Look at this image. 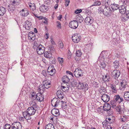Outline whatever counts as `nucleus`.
<instances>
[{"mask_svg": "<svg viewBox=\"0 0 129 129\" xmlns=\"http://www.w3.org/2000/svg\"><path fill=\"white\" fill-rule=\"evenodd\" d=\"M126 82V81L125 80H123L121 82L120 84L122 87L124 88L125 87Z\"/></svg>", "mask_w": 129, "mask_h": 129, "instance_id": "c03bdc74", "label": "nucleus"}, {"mask_svg": "<svg viewBox=\"0 0 129 129\" xmlns=\"http://www.w3.org/2000/svg\"><path fill=\"white\" fill-rule=\"evenodd\" d=\"M82 11V10L81 9H77L75 11V13L77 14L81 13Z\"/></svg>", "mask_w": 129, "mask_h": 129, "instance_id": "338daca9", "label": "nucleus"}, {"mask_svg": "<svg viewBox=\"0 0 129 129\" xmlns=\"http://www.w3.org/2000/svg\"><path fill=\"white\" fill-rule=\"evenodd\" d=\"M40 11L42 12H45L48 10L49 8L48 7L44 5H42L40 7Z\"/></svg>", "mask_w": 129, "mask_h": 129, "instance_id": "dca6fc26", "label": "nucleus"}, {"mask_svg": "<svg viewBox=\"0 0 129 129\" xmlns=\"http://www.w3.org/2000/svg\"><path fill=\"white\" fill-rule=\"evenodd\" d=\"M61 108L62 109H65L67 107V106L66 102L64 101H61Z\"/></svg>", "mask_w": 129, "mask_h": 129, "instance_id": "473e14b6", "label": "nucleus"}, {"mask_svg": "<svg viewBox=\"0 0 129 129\" xmlns=\"http://www.w3.org/2000/svg\"><path fill=\"white\" fill-rule=\"evenodd\" d=\"M106 66V65L104 62H102L101 63L100 67L103 69H104Z\"/></svg>", "mask_w": 129, "mask_h": 129, "instance_id": "13d9d810", "label": "nucleus"}, {"mask_svg": "<svg viewBox=\"0 0 129 129\" xmlns=\"http://www.w3.org/2000/svg\"><path fill=\"white\" fill-rule=\"evenodd\" d=\"M111 106L109 103H105L104 104L103 109L104 110L107 111L111 109Z\"/></svg>", "mask_w": 129, "mask_h": 129, "instance_id": "b1692460", "label": "nucleus"}, {"mask_svg": "<svg viewBox=\"0 0 129 129\" xmlns=\"http://www.w3.org/2000/svg\"><path fill=\"white\" fill-rule=\"evenodd\" d=\"M83 83L81 82L80 81V83H79L78 85V87L79 88L83 89Z\"/></svg>", "mask_w": 129, "mask_h": 129, "instance_id": "4d7b16f0", "label": "nucleus"}, {"mask_svg": "<svg viewBox=\"0 0 129 129\" xmlns=\"http://www.w3.org/2000/svg\"><path fill=\"white\" fill-rule=\"evenodd\" d=\"M93 84L94 87L98 88L99 87V83L98 82L94 81L93 82Z\"/></svg>", "mask_w": 129, "mask_h": 129, "instance_id": "5fc2aeb1", "label": "nucleus"}, {"mask_svg": "<svg viewBox=\"0 0 129 129\" xmlns=\"http://www.w3.org/2000/svg\"><path fill=\"white\" fill-rule=\"evenodd\" d=\"M76 21H78L80 23H81L83 20L84 18L80 14H78L76 16Z\"/></svg>", "mask_w": 129, "mask_h": 129, "instance_id": "aec40b11", "label": "nucleus"}, {"mask_svg": "<svg viewBox=\"0 0 129 129\" xmlns=\"http://www.w3.org/2000/svg\"><path fill=\"white\" fill-rule=\"evenodd\" d=\"M23 116L25 118L26 120H30L31 119V115H29V114H28L27 112L24 111L23 112Z\"/></svg>", "mask_w": 129, "mask_h": 129, "instance_id": "412c9836", "label": "nucleus"}, {"mask_svg": "<svg viewBox=\"0 0 129 129\" xmlns=\"http://www.w3.org/2000/svg\"><path fill=\"white\" fill-rule=\"evenodd\" d=\"M15 8L14 7V6H12L10 7V8H8V10L9 11V9L11 11H14L15 9Z\"/></svg>", "mask_w": 129, "mask_h": 129, "instance_id": "680f3d73", "label": "nucleus"}, {"mask_svg": "<svg viewBox=\"0 0 129 129\" xmlns=\"http://www.w3.org/2000/svg\"><path fill=\"white\" fill-rule=\"evenodd\" d=\"M104 110L103 109V108L102 107V106L99 107L98 109V111L100 113H101L103 112Z\"/></svg>", "mask_w": 129, "mask_h": 129, "instance_id": "3c124183", "label": "nucleus"}, {"mask_svg": "<svg viewBox=\"0 0 129 129\" xmlns=\"http://www.w3.org/2000/svg\"><path fill=\"white\" fill-rule=\"evenodd\" d=\"M102 3L103 5L105 6V7H109V5L112 4L110 1L109 0H103Z\"/></svg>", "mask_w": 129, "mask_h": 129, "instance_id": "6ab92c4d", "label": "nucleus"}, {"mask_svg": "<svg viewBox=\"0 0 129 129\" xmlns=\"http://www.w3.org/2000/svg\"><path fill=\"white\" fill-rule=\"evenodd\" d=\"M44 56L46 58H50L51 57V53L49 51H46L44 52Z\"/></svg>", "mask_w": 129, "mask_h": 129, "instance_id": "c756f323", "label": "nucleus"}, {"mask_svg": "<svg viewBox=\"0 0 129 129\" xmlns=\"http://www.w3.org/2000/svg\"><path fill=\"white\" fill-rule=\"evenodd\" d=\"M51 113L55 116H58L59 115V110L56 108L53 109L51 111Z\"/></svg>", "mask_w": 129, "mask_h": 129, "instance_id": "2eb2a0df", "label": "nucleus"}, {"mask_svg": "<svg viewBox=\"0 0 129 129\" xmlns=\"http://www.w3.org/2000/svg\"><path fill=\"white\" fill-rule=\"evenodd\" d=\"M38 90H39V91H42V92L44 91L45 90V89L46 88L43 85V86L42 85H41L39 86V87L38 88Z\"/></svg>", "mask_w": 129, "mask_h": 129, "instance_id": "58836bf2", "label": "nucleus"}, {"mask_svg": "<svg viewBox=\"0 0 129 129\" xmlns=\"http://www.w3.org/2000/svg\"><path fill=\"white\" fill-rule=\"evenodd\" d=\"M36 98H37V100L40 102L42 101L44 99V96L40 92L37 94Z\"/></svg>", "mask_w": 129, "mask_h": 129, "instance_id": "4468645a", "label": "nucleus"}, {"mask_svg": "<svg viewBox=\"0 0 129 129\" xmlns=\"http://www.w3.org/2000/svg\"><path fill=\"white\" fill-rule=\"evenodd\" d=\"M20 2V0H14L13 2L11 4V5L12 6H14V4L17 5Z\"/></svg>", "mask_w": 129, "mask_h": 129, "instance_id": "49530a36", "label": "nucleus"}, {"mask_svg": "<svg viewBox=\"0 0 129 129\" xmlns=\"http://www.w3.org/2000/svg\"><path fill=\"white\" fill-rule=\"evenodd\" d=\"M111 88L113 91L114 92H115L116 91V86L114 85H112L111 86Z\"/></svg>", "mask_w": 129, "mask_h": 129, "instance_id": "052dcab7", "label": "nucleus"}, {"mask_svg": "<svg viewBox=\"0 0 129 129\" xmlns=\"http://www.w3.org/2000/svg\"><path fill=\"white\" fill-rule=\"evenodd\" d=\"M82 70L79 68L76 69L74 72L75 76L77 77H79L83 76Z\"/></svg>", "mask_w": 129, "mask_h": 129, "instance_id": "20e7f679", "label": "nucleus"}, {"mask_svg": "<svg viewBox=\"0 0 129 129\" xmlns=\"http://www.w3.org/2000/svg\"><path fill=\"white\" fill-rule=\"evenodd\" d=\"M123 3V5H121L119 7V12L122 14H125L126 12V6H125L126 4L125 5ZM128 4V3H127V5Z\"/></svg>", "mask_w": 129, "mask_h": 129, "instance_id": "6e6552de", "label": "nucleus"}, {"mask_svg": "<svg viewBox=\"0 0 129 129\" xmlns=\"http://www.w3.org/2000/svg\"><path fill=\"white\" fill-rule=\"evenodd\" d=\"M80 83V81L78 80H75L73 81L72 83V85H75L77 86L78 85L79 83Z\"/></svg>", "mask_w": 129, "mask_h": 129, "instance_id": "ea45409f", "label": "nucleus"}, {"mask_svg": "<svg viewBox=\"0 0 129 129\" xmlns=\"http://www.w3.org/2000/svg\"><path fill=\"white\" fill-rule=\"evenodd\" d=\"M4 129H13L12 125L8 124H6L4 126Z\"/></svg>", "mask_w": 129, "mask_h": 129, "instance_id": "f704fd0d", "label": "nucleus"}, {"mask_svg": "<svg viewBox=\"0 0 129 129\" xmlns=\"http://www.w3.org/2000/svg\"><path fill=\"white\" fill-rule=\"evenodd\" d=\"M101 99L104 102L107 103L110 100V97L109 95L106 94H103L101 96Z\"/></svg>", "mask_w": 129, "mask_h": 129, "instance_id": "f8f14e48", "label": "nucleus"}, {"mask_svg": "<svg viewBox=\"0 0 129 129\" xmlns=\"http://www.w3.org/2000/svg\"><path fill=\"white\" fill-rule=\"evenodd\" d=\"M48 51H50L51 52L54 50V47L52 45L49 46L48 47Z\"/></svg>", "mask_w": 129, "mask_h": 129, "instance_id": "37998d69", "label": "nucleus"}, {"mask_svg": "<svg viewBox=\"0 0 129 129\" xmlns=\"http://www.w3.org/2000/svg\"><path fill=\"white\" fill-rule=\"evenodd\" d=\"M25 28L26 29L29 30L30 29V26L28 24H26L25 25Z\"/></svg>", "mask_w": 129, "mask_h": 129, "instance_id": "774afa93", "label": "nucleus"}, {"mask_svg": "<svg viewBox=\"0 0 129 129\" xmlns=\"http://www.w3.org/2000/svg\"><path fill=\"white\" fill-rule=\"evenodd\" d=\"M58 47L61 48H63V44L62 42H59Z\"/></svg>", "mask_w": 129, "mask_h": 129, "instance_id": "bf43d9fd", "label": "nucleus"}, {"mask_svg": "<svg viewBox=\"0 0 129 129\" xmlns=\"http://www.w3.org/2000/svg\"><path fill=\"white\" fill-rule=\"evenodd\" d=\"M31 99H32V100H34L36 99L37 100V98H36V95H34V94H32L31 95Z\"/></svg>", "mask_w": 129, "mask_h": 129, "instance_id": "0e129e2a", "label": "nucleus"}, {"mask_svg": "<svg viewBox=\"0 0 129 129\" xmlns=\"http://www.w3.org/2000/svg\"><path fill=\"white\" fill-rule=\"evenodd\" d=\"M6 11L5 8L3 7H0V16H3Z\"/></svg>", "mask_w": 129, "mask_h": 129, "instance_id": "cd10ccee", "label": "nucleus"}, {"mask_svg": "<svg viewBox=\"0 0 129 129\" xmlns=\"http://www.w3.org/2000/svg\"><path fill=\"white\" fill-rule=\"evenodd\" d=\"M11 125L13 129H22L21 125L19 122H15L12 123Z\"/></svg>", "mask_w": 129, "mask_h": 129, "instance_id": "423d86ee", "label": "nucleus"}, {"mask_svg": "<svg viewBox=\"0 0 129 129\" xmlns=\"http://www.w3.org/2000/svg\"><path fill=\"white\" fill-rule=\"evenodd\" d=\"M56 94L58 97L60 99H63L64 97V94L63 92L61 90L57 91Z\"/></svg>", "mask_w": 129, "mask_h": 129, "instance_id": "a211bd4d", "label": "nucleus"}, {"mask_svg": "<svg viewBox=\"0 0 129 129\" xmlns=\"http://www.w3.org/2000/svg\"><path fill=\"white\" fill-rule=\"evenodd\" d=\"M127 16V15L126 14V13L125 14H122L121 17V20L123 22L129 19Z\"/></svg>", "mask_w": 129, "mask_h": 129, "instance_id": "a878e982", "label": "nucleus"}, {"mask_svg": "<svg viewBox=\"0 0 129 129\" xmlns=\"http://www.w3.org/2000/svg\"><path fill=\"white\" fill-rule=\"evenodd\" d=\"M21 15L23 17H25L27 16L29 14V12L27 10H24V9H23L20 11Z\"/></svg>", "mask_w": 129, "mask_h": 129, "instance_id": "4be33fe9", "label": "nucleus"}, {"mask_svg": "<svg viewBox=\"0 0 129 129\" xmlns=\"http://www.w3.org/2000/svg\"><path fill=\"white\" fill-rule=\"evenodd\" d=\"M110 124L106 120L104 121L102 123L103 127H107V128L108 125H109Z\"/></svg>", "mask_w": 129, "mask_h": 129, "instance_id": "e433bc0d", "label": "nucleus"}, {"mask_svg": "<svg viewBox=\"0 0 129 129\" xmlns=\"http://www.w3.org/2000/svg\"><path fill=\"white\" fill-rule=\"evenodd\" d=\"M61 88L62 91L64 92H66L68 91V88H67L66 87H65L63 86H61Z\"/></svg>", "mask_w": 129, "mask_h": 129, "instance_id": "864d4df0", "label": "nucleus"}, {"mask_svg": "<svg viewBox=\"0 0 129 129\" xmlns=\"http://www.w3.org/2000/svg\"><path fill=\"white\" fill-rule=\"evenodd\" d=\"M93 19L91 17H87L84 20L85 22L88 25H90L93 22Z\"/></svg>", "mask_w": 129, "mask_h": 129, "instance_id": "9d476101", "label": "nucleus"}, {"mask_svg": "<svg viewBox=\"0 0 129 129\" xmlns=\"http://www.w3.org/2000/svg\"><path fill=\"white\" fill-rule=\"evenodd\" d=\"M120 74V72L118 70H116L112 72L111 75L113 78L116 79L119 76Z\"/></svg>", "mask_w": 129, "mask_h": 129, "instance_id": "f03ea898", "label": "nucleus"}, {"mask_svg": "<svg viewBox=\"0 0 129 129\" xmlns=\"http://www.w3.org/2000/svg\"><path fill=\"white\" fill-rule=\"evenodd\" d=\"M42 74L45 77L47 75V72L45 70H43V71L42 72Z\"/></svg>", "mask_w": 129, "mask_h": 129, "instance_id": "e2e57ef3", "label": "nucleus"}, {"mask_svg": "<svg viewBox=\"0 0 129 129\" xmlns=\"http://www.w3.org/2000/svg\"><path fill=\"white\" fill-rule=\"evenodd\" d=\"M119 5H117L113 4L111 8L113 11H114L115 10H116L118 9H119Z\"/></svg>", "mask_w": 129, "mask_h": 129, "instance_id": "4c0bfd02", "label": "nucleus"}, {"mask_svg": "<svg viewBox=\"0 0 129 129\" xmlns=\"http://www.w3.org/2000/svg\"><path fill=\"white\" fill-rule=\"evenodd\" d=\"M104 6L102 7H101L99 8L98 9V11L99 13L100 14L103 13V11L104 8Z\"/></svg>", "mask_w": 129, "mask_h": 129, "instance_id": "79ce46f5", "label": "nucleus"}, {"mask_svg": "<svg viewBox=\"0 0 129 129\" xmlns=\"http://www.w3.org/2000/svg\"><path fill=\"white\" fill-rule=\"evenodd\" d=\"M56 71V70L53 65L49 66L47 69V72L48 74L51 76L55 74Z\"/></svg>", "mask_w": 129, "mask_h": 129, "instance_id": "7ed1b4c3", "label": "nucleus"}, {"mask_svg": "<svg viewBox=\"0 0 129 129\" xmlns=\"http://www.w3.org/2000/svg\"><path fill=\"white\" fill-rule=\"evenodd\" d=\"M78 25V22L76 20L71 21L69 23V25L70 27L73 29H76Z\"/></svg>", "mask_w": 129, "mask_h": 129, "instance_id": "39448f33", "label": "nucleus"}, {"mask_svg": "<svg viewBox=\"0 0 129 129\" xmlns=\"http://www.w3.org/2000/svg\"><path fill=\"white\" fill-rule=\"evenodd\" d=\"M45 129H54V126L51 123H49L46 125Z\"/></svg>", "mask_w": 129, "mask_h": 129, "instance_id": "7c9ffc66", "label": "nucleus"}, {"mask_svg": "<svg viewBox=\"0 0 129 129\" xmlns=\"http://www.w3.org/2000/svg\"><path fill=\"white\" fill-rule=\"evenodd\" d=\"M57 60L59 63L61 64H62L63 62V58H62L58 57H57Z\"/></svg>", "mask_w": 129, "mask_h": 129, "instance_id": "09e8293b", "label": "nucleus"}, {"mask_svg": "<svg viewBox=\"0 0 129 129\" xmlns=\"http://www.w3.org/2000/svg\"><path fill=\"white\" fill-rule=\"evenodd\" d=\"M123 97L125 100L129 101V91L125 92L124 93Z\"/></svg>", "mask_w": 129, "mask_h": 129, "instance_id": "c85d7f7f", "label": "nucleus"}, {"mask_svg": "<svg viewBox=\"0 0 129 129\" xmlns=\"http://www.w3.org/2000/svg\"><path fill=\"white\" fill-rule=\"evenodd\" d=\"M106 120L109 123H112L113 122V120L111 119V118H110L109 116L107 117Z\"/></svg>", "mask_w": 129, "mask_h": 129, "instance_id": "a19ab883", "label": "nucleus"}, {"mask_svg": "<svg viewBox=\"0 0 129 129\" xmlns=\"http://www.w3.org/2000/svg\"><path fill=\"white\" fill-rule=\"evenodd\" d=\"M116 109L117 111L119 112H121L122 110V109L121 108V107L120 106H118L116 107Z\"/></svg>", "mask_w": 129, "mask_h": 129, "instance_id": "8fccbe9b", "label": "nucleus"}, {"mask_svg": "<svg viewBox=\"0 0 129 129\" xmlns=\"http://www.w3.org/2000/svg\"><path fill=\"white\" fill-rule=\"evenodd\" d=\"M114 99L115 101L118 103H120L123 101V99L122 97H120L118 95L115 96Z\"/></svg>", "mask_w": 129, "mask_h": 129, "instance_id": "f3484780", "label": "nucleus"}, {"mask_svg": "<svg viewBox=\"0 0 129 129\" xmlns=\"http://www.w3.org/2000/svg\"><path fill=\"white\" fill-rule=\"evenodd\" d=\"M36 112V110L34 107H29L27 109V112L29 115H34Z\"/></svg>", "mask_w": 129, "mask_h": 129, "instance_id": "9b49d317", "label": "nucleus"}, {"mask_svg": "<svg viewBox=\"0 0 129 129\" xmlns=\"http://www.w3.org/2000/svg\"><path fill=\"white\" fill-rule=\"evenodd\" d=\"M113 66L115 69H117L119 66V62L118 61L116 60L113 63Z\"/></svg>", "mask_w": 129, "mask_h": 129, "instance_id": "2f4dec72", "label": "nucleus"}, {"mask_svg": "<svg viewBox=\"0 0 129 129\" xmlns=\"http://www.w3.org/2000/svg\"><path fill=\"white\" fill-rule=\"evenodd\" d=\"M35 38V35L33 32H30L28 34V39L31 41H34Z\"/></svg>", "mask_w": 129, "mask_h": 129, "instance_id": "ddd939ff", "label": "nucleus"}, {"mask_svg": "<svg viewBox=\"0 0 129 129\" xmlns=\"http://www.w3.org/2000/svg\"><path fill=\"white\" fill-rule=\"evenodd\" d=\"M45 47L41 45H39L37 47V52L40 55L44 53L45 51Z\"/></svg>", "mask_w": 129, "mask_h": 129, "instance_id": "f257e3e1", "label": "nucleus"}, {"mask_svg": "<svg viewBox=\"0 0 129 129\" xmlns=\"http://www.w3.org/2000/svg\"><path fill=\"white\" fill-rule=\"evenodd\" d=\"M72 39L74 43H78L81 40V37L78 36V34H76L73 35L72 37Z\"/></svg>", "mask_w": 129, "mask_h": 129, "instance_id": "0eeeda50", "label": "nucleus"}, {"mask_svg": "<svg viewBox=\"0 0 129 129\" xmlns=\"http://www.w3.org/2000/svg\"><path fill=\"white\" fill-rule=\"evenodd\" d=\"M70 79L67 76H63L62 79V80L63 83H68L70 81Z\"/></svg>", "mask_w": 129, "mask_h": 129, "instance_id": "bb28decb", "label": "nucleus"}, {"mask_svg": "<svg viewBox=\"0 0 129 129\" xmlns=\"http://www.w3.org/2000/svg\"><path fill=\"white\" fill-rule=\"evenodd\" d=\"M83 89L84 88L85 90H88V85L86 83H83Z\"/></svg>", "mask_w": 129, "mask_h": 129, "instance_id": "6e6d98bb", "label": "nucleus"}, {"mask_svg": "<svg viewBox=\"0 0 129 129\" xmlns=\"http://www.w3.org/2000/svg\"><path fill=\"white\" fill-rule=\"evenodd\" d=\"M29 7L33 11H34V10L35 9V5L34 4H32L30 3H29L28 4Z\"/></svg>", "mask_w": 129, "mask_h": 129, "instance_id": "c9c22d12", "label": "nucleus"}, {"mask_svg": "<svg viewBox=\"0 0 129 129\" xmlns=\"http://www.w3.org/2000/svg\"><path fill=\"white\" fill-rule=\"evenodd\" d=\"M58 99L56 98H54L52 99L51 101V103L52 105L55 107H56V104H55V102H56L57 101Z\"/></svg>", "mask_w": 129, "mask_h": 129, "instance_id": "72a5a7b5", "label": "nucleus"}, {"mask_svg": "<svg viewBox=\"0 0 129 129\" xmlns=\"http://www.w3.org/2000/svg\"><path fill=\"white\" fill-rule=\"evenodd\" d=\"M123 129H129V124H125V126L123 127Z\"/></svg>", "mask_w": 129, "mask_h": 129, "instance_id": "69168bd1", "label": "nucleus"}, {"mask_svg": "<svg viewBox=\"0 0 129 129\" xmlns=\"http://www.w3.org/2000/svg\"><path fill=\"white\" fill-rule=\"evenodd\" d=\"M98 1V0L95 1V2L94 3L92 6H98L100 5L101 4V2Z\"/></svg>", "mask_w": 129, "mask_h": 129, "instance_id": "a18cd8bd", "label": "nucleus"}, {"mask_svg": "<svg viewBox=\"0 0 129 129\" xmlns=\"http://www.w3.org/2000/svg\"><path fill=\"white\" fill-rule=\"evenodd\" d=\"M104 10L103 14L106 16L109 15L112 11L110 7H105L104 8Z\"/></svg>", "mask_w": 129, "mask_h": 129, "instance_id": "1a4fd4ad", "label": "nucleus"}, {"mask_svg": "<svg viewBox=\"0 0 129 129\" xmlns=\"http://www.w3.org/2000/svg\"><path fill=\"white\" fill-rule=\"evenodd\" d=\"M76 55L78 57H80L81 56L82 53L80 50H78L76 51Z\"/></svg>", "mask_w": 129, "mask_h": 129, "instance_id": "603ef678", "label": "nucleus"}, {"mask_svg": "<svg viewBox=\"0 0 129 129\" xmlns=\"http://www.w3.org/2000/svg\"><path fill=\"white\" fill-rule=\"evenodd\" d=\"M103 80L104 82H108L110 79V76L107 74L104 75H103Z\"/></svg>", "mask_w": 129, "mask_h": 129, "instance_id": "5701e85b", "label": "nucleus"}, {"mask_svg": "<svg viewBox=\"0 0 129 129\" xmlns=\"http://www.w3.org/2000/svg\"><path fill=\"white\" fill-rule=\"evenodd\" d=\"M43 85L46 89H48L51 86V85L47 80L44 81L43 82Z\"/></svg>", "mask_w": 129, "mask_h": 129, "instance_id": "393cba45", "label": "nucleus"}, {"mask_svg": "<svg viewBox=\"0 0 129 129\" xmlns=\"http://www.w3.org/2000/svg\"><path fill=\"white\" fill-rule=\"evenodd\" d=\"M120 120L122 122H124L127 120V119L125 116H124L122 115L121 116V118L120 119Z\"/></svg>", "mask_w": 129, "mask_h": 129, "instance_id": "de8ad7c7", "label": "nucleus"}]
</instances>
